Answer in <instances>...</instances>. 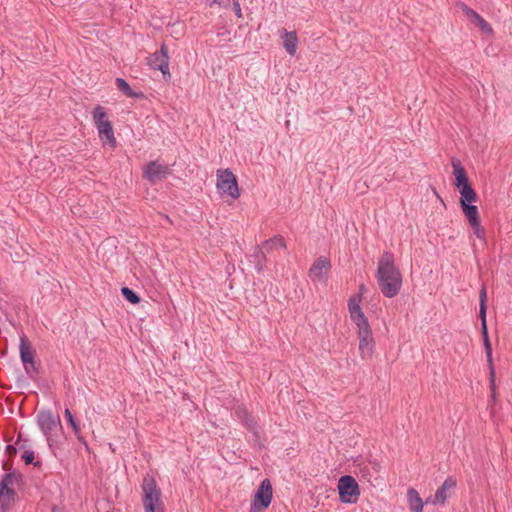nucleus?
I'll return each mask as SVG.
<instances>
[{
	"label": "nucleus",
	"mask_w": 512,
	"mask_h": 512,
	"mask_svg": "<svg viewBox=\"0 0 512 512\" xmlns=\"http://www.w3.org/2000/svg\"><path fill=\"white\" fill-rule=\"evenodd\" d=\"M461 8L464 14L470 19V21L479 27L482 32L488 35L493 34L491 25L475 10L467 6L465 3H461Z\"/></svg>",
	"instance_id": "obj_16"
},
{
	"label": "nucleus",
	"mask_w": 512,
	"mask_h": 512,
	"mask_svg": "<svg viewBox=\"0 0 512 512\" xmlns=\"http://www.w3.org/2000/svg\"><path fill=\"white\" fill-rule=\"evenodd\" d=\"M479 197L475 192L462 194L459 199L460 207L464 213L469 225L471 226L473 233L477 238H484L485 229L481 225V219L478 211V207L473 203L477 202Z\"/></svg>",
	"instance_id": "obj_3"
},
{
	"label": "nucleus",
	"mask_w": 512,
	"mask_h": 512,
	"mask_svg": "<svg viewBox=\"0 0 512 512\" xmlns=\"http://www.w3.org/2000/svg\"><path fill=\"white\" fill-rule=\"evenodd\" d=\"M361 294H353L348 299V310L350 313L351 320L357 324L366 319V315L363 312L361 306Z\"/></svg>",
	"instance_id": "obj_18"
},
{
	"label": "nucleus",
	"mask_w": 512,
	"mask_h": 512,
	"mask_svg": "<svg viewBox=\"0 0 512 512\" xmlns=\"http://www.w3.org/2000/svg\"><path fill=\"white\" fill-rule=\"evenodd\" d=\"M358 327V334L371 333L372 329L370 327L368 318L364 319V321L356 324Z\"/></svg>",
	"instance_id": "obj_30"
},
{
	"label": "nucleus",
	"mask_w": 512,
	"mask_h": 512,
	"mask_svg": "<svg viewBox=\"0 0 512 512\" xmlns=\"http://www.w3.org/2000/svg\"><path fill=\"white\" fill-rule=\"evenodd\" d=\"M217 188L221 194L228 195L233 199L240 197V189L238 186L237 178L229 168L219 169L217 171Z\"/></svg>",
	"instance_id": "obj_7"
},
{
	"label": "nucleus",
	"mask_w": 512,
	"mask_h": 512,
	"mask_svg": "<svg viewBox=\"0 0 512 512\" xmlns=\"http://www.w3.org/2000/svg\"><path fill=\"white\" fill-rule=\"evenodd\" d=\"M18 384L20 387L24 386L27 384V379L22 375L21 377L18 378Z\"/></svg>",
	"instance_id": "obj_36"
},
{
	"label": "nucleus",
	"mask_w": 512,
	"mask_h": 512,
	"mask_svg": "<svg viewBox=\"0 0 512 512\" xmlns=\"http://www.w3.org/2000/svg\"><path fill=\"white\" fill-rule=\"evenodd\" d=\"M37 423L46 437V440L50 447L53 443V432L59 427L62 428L60 417L54 416L51 410H41L37 414Z\"/></svg>",
	"instance_id": "obj_9"
},
{
	"label": "nucleus",
	"mask_w": 512,
	"mask_h": 512,
	"mask_svg": "<svg viewBox=\"0 0 512 512\" xmlns=\"http://www.w3.org/2000/svg\"><path fill=\"white\" fill-rule=\"evenodd\" d=\"M25 447V444H22L19 446L20 449H23Z\"/></svg>",
	"instance_id": "obj_40"
},
{
	"label": "nucleus",
	"mask_w": 512,
	"mask_h": 512,
	"mask_svg": "<svg viewBox=\"0 0 512 512\" xmlns=\"http://www.w3.org/2000/svg\"><path fill=\"white\" fill-rule=\"evenodd\" d=\"M121 294L131 304H138L141 301L139 294L127 286L121 288Z\"/></svg>",
	"instance_id": "obj_28"
},
{
	"label": "nucleus",
	"mask_w": 512,
	"mask_h": 512,
	"mask_svg": "<svg viewBox=\"0 0 512 512\" xmlns=\"http://www.w3.org/2000/svg\"><path fill=\"white\" fill-rule=\"evenodd\" d=\"M23 480V475L21 473L16 472H8L4 474L2 480L0 481L1 491L6 488V486L13 485L14 482H20Z\"/></svg>",
	"instance_id": "obj_25"
},
{
	"label": "nucleus",
	"mask_w": 512,
	"mask_h": 512,
	"mask_svg": "<svg viewBox=\"0 0 512 512\" xmlns=\"http://www.w3.org/2000/svg\"><path fill=\"white\" fill-rule=\"evenodd\" d=\"M479 318L481 320V336L483 340V346L492 345L490 338H489V332H488V326L486 321V314H487V293H486V287L482 286L480 293H479Z\"/></svg>",
	"instance_id": "obj_11"
},
{
	"label": "nucleus",
	"mask_w": 512,
	"mask_h": 512,
	"mask_svg": "<svg viewBox=\"0 0 512 512\" xmlns=\"http://www.w3.org/2000/svg\"><path fill=\"white\" fill-rule=\"evenodd\" d=\"M365 285L364 284H361L360 287H359V293L358 294H363V291H365Z\"/></svg>",
	"instance_id": "obj_37"
},
{
	"label": "nucleus",
	"mask_w": 512,
	"mask_h": 512,
	"mask_svg": "<svg viewBox=\"0 0 512 512\" xmlns=\"http://www.w3.org/2000/svg\"><path fill=\"white\" fill-rule=\"evenodd\" d=\"M453 174L455 176L454 185L459 191L460 196L462 194H468L475 192L472 184L468 178L466 169L463 167L459 159H452Z\"/></svg>",
	"instance_id": "obj_10"
},
{
	"label": "nucleus",
	"mask_w": 512,
	"mask_h": 512,
	"mask_svg": "<svg viewBox=\"0 0 512 512\" xmlns=\"http://www.w3.org/2000/svg\"><path fill=\"white\" fill-rule=\"evenodd\" d=\"M4 494L7 497L14 498L16 495V491L14 490V488L6 486V488L4 489Z\"/></svg>",
	"instance_id": "obj_33"
},
{
	"label": "nucleus",
	"mask_w": 512,
	"mask_h": 512,
	"mask_svg": "<svg viewBox=\"0 0 512 512\" xmlns=\"http://www.w3.org/2000/svg\"><path fill=\"white\" fill-rule=\"evenodd\" d=\"M232 9L237 18H242V11L239 0H232Z\"/></svg>",
	"instance_id": "obj_31"
},
{
	"label": "nucleus",
	"mask_w": 512,
	"mask_h": 512,
	"mask_svg": "<svg viewBox=\"0 0 512 512\" xmlns=\"http://www.w3.org/2000/svg\"><path fill=\"white\" fill-rule=\"evenodd\" d=\"M285 38H284V48L290 55H294L297 49L298 36L295 31L287 32L286 29H283Z\"/></svg>",
	"instance_id": "obj_24"
},
{
	"label": "nucleus",
	"mask_w": 512,
	"mask_h": 512,
	"mask_svg": "<svg viewBox=\"0 0 512 512\" xmlns=\"http://www.w3.org/2000/svg\"><path fill=\"white\" fill-rule=\"evenodd\" d=\"M148 65L155 70H163L169 65L168 47L165 43H162L160 50L152 53L148 57Z\"/></svg>",
	"instance_id": "obj_15"
},
{
	"label": "nucleus",
	"mask_w": 512,
	"mask_h": 512,
	"mask_svg": "<svg viewBox=\"0 0 512 512\" xmlns=\"http://www.w3.org/2000/svg\"><path fill=\"white\" fill-rule=\"evenodd\" d=\"M162 73V77L165 81H169L171 79V73L169 71V65L167 68H163V70H160Z\"/></svg>",
	"instance_id": "obj_34"
},
{
	"label": "nucleus",
	"mask_w": 512,
	"mask_h": 512,
	"mask_svg": "<svg viewBox=\"0 0 512 512\" xmlns=\"http://www.w3.org/2000/svg\"><path fill=\"white\" fill-rule=\"evenodd\" d=\"M142 502L145 512H164L161 489L153 475L146 474L142 483Z\"/></svg>",
	"instance_id": "obj_2"
},
{
	"label": "nucleus",
	"mask_w": 512,
	"mask_h": 512,
	"mask_svg": "<svg viewBox=\"0 0 512 512\" xmlns=\"http://www.w3.org/2000/svg\"><path fill=\"white\" fill-rule=\"evenodd\" d=\"M115 84H116L118 90L121 91L127 97L134 98V99H140V100L146 99V95L142 91H138V92L134 91L130 87L129 83L123 78H119V77L116 78Z\"/></svg>",
	"instance_id": "obj_21"
},
{
	"label": "nucleus",
	"mask_w": 512,
	"mask_h": 512,
	"mask_svg": "<svg viewBox=\"0 0 512 512\" xmlns=\"http://www.w3.org/2000/svg\"><path fill=\"white\" fill-rule=\"evenodd\" d=\"M273 498L271 482L268 478L264 479L254 494L251 503L250 512H265L270 506Z\"/></svg>",
	"instance_id": "obj_8"
},
{
	"label": "nucleus",
	"mask_w": 512,
	"mask_h": 512,
	"mask_svg": "<svg viewBox=\"0 0 512 512\" xmlns=\"http://www.w3.org/2000/svg\"><path fill=\"white\" fill-rule=\"evenodd\" d=\"M22 460L26 465H34V467H40L42 465L41 461L35 460V453L33 450H25L21 456Z\"/></svg>",
	"instance_id": "obj_29"
},
{
	"label": "nucleus",
	"mask_w": 512,
	"mask_h": 512,
	"mask_svg": "<svg viewBox=\"0 0 512 512\" xmlns=\"http://www.w3.org/2000/svg\"><path fill=\"white\" fill-rule=\"evenodd\" d=\"M486 358H487V365L489 369V386L491 390V400L493 403L497 401V393H496V373H495V367L493 363V357H492V345L484 346Z\"/></svg>",
	"instance_id": "obj_20"
},
{
	"label": "nucleus",
	"mask_w": 512,
	"mask_h": 512,
	"mask_svg": "<svg viewBox=\"0 0 512 512\" xmlns=\"http://www.w3.org/2000/svg\"><path fill=\"white\" fill-rule=\"evenodd\" d=\"M457 479L454 476H448L443 484L436 490L433 503H440L442 505L450 498V489L455 488Z\"/></svg>",
	"instance_id": "obj_17"
},
{
	"label": "nucleus",
	"mask_w": 512,
	"mask_h": 512,
	"mask_svg": "<svg viewBox=\"0 0 512 512\" xmlns=\"http://www.w3.org/2000/svg\"><path fill=\"white\" fill-rule=\"evenodd\" d=\"M6 453L9 457H15L17 454V448L13 445L6 446Z\"/></svg>",
	"instance_id": "obj_32"
},
{
	"label": "nucleus",
	"mask_w": 512,
	"mask_h": 512,
	"mask_svg": "<svg viewBox=\"0 0 512 512\" xmlns=\"http://www.w3.org/2000/svg\"><path fill=\"white\" fill-rule=\"evenodd\" d=\"M359 338V352L363 359L372 357L375 351V340L373 333L358 334Z\"/></svg>",
	"instance_id": "obj_19"
},
{
	"label": "nucleus",
	"mask_w": 512,
	"mask_h": 512,
	"mask_svg": "<svg viewBox=\"0 0 512 512\" xmlns=\"http://www.w3.org/2000/svg\"><path fill=\"white\" fill-rule=\"evenodd\" d=\"M376 278L385 297L393 298L398 295L402 287V274L395 265V257L391 251H384L379 258Z\"/></svg>",
	"instance_id": "obj_1"
},
{
	"label": "nucleus",
	"mask_w": 512,
	"mask_h": 512,
	"mask_svg": "<svg viewBox=\"0 0 512 512\" xmlns=\"http://www.w3.org/2000/svg\"><path fill=\"white\" fill-rule=\"evenodd\" d=\"M331 269V261L329 258L320 256L317 258L309 269V277L312 280H326L327 274Z\"/></svg>",
	"instance_id": "obj_13"
},
{
	"label": "nucleus",
	"mask_w": 512,
	"mask_h": 512,
	"mask_svg": "<svg viewBox=\"0 0 512 512\" xmlns=\"http://www.w3.org/2000/svg\"><path fill=\"white\" fill-rule=\"evenodd\" d=\"M262 246L267 250L270 251L273 249V247H281L286 248V242L282 235H275L274 237L265 240L262 244Z\"/></svg>",
	"instance_id": "obj_26"
},
{
	"label": "nucleus",
	"mask_w": 512,
	"mask_h": 512,
	"mask_svg": "<svg viewBox=\"0 0 512 512\" xmlns=\"http://www.w3.org/2000/svg\"><path fill=\"white\" fill-rule=\"evenodd\" d=\"M338 494L341 503L355 504L360 496V488L351 475L341 476L338 481Z\"/></svg>",
	"instance_id": "obj_5"
},
{
	"label": "nucleus",
	"mask_w": 512,
	"mask_h": 512,
	"mask_svg": "<svg viewBox=\"0 0 512 512\" xmlns=\"http://www.w3.org/2000/svg\"><path fill=\"white\" fill-rule=\"evenodd\" d=\"M19 352H20V359L23 363L25 372L31 379L35 380V377L33 376L32 373L34 372V373L38 374L39 366L37 365V363L35 361L36 351L32 347V344L26 335H23L20 338Z\"/></svg>",
	"instance_id": "obj_6"
},
{
	"label": "nucleus",
	"mask_w": 512,
	"mask_h": 512,
	"mask_svg": "<svg viewBox=\"0 0 512 512\" xmlns=\"http://www.w3.org/2000/svg\"><path fill=\"white\" fill-rule=\"evenodd\" d=\"M213 4H218L219 6L223 8H228L230 0H213Z\"/></svg>",
	"instance_id": "obj_35"
},
{
	"label": "nucleus",
	"mask_w": 512,
	"mask_h": 512,
	"mask_svg": "<svg viewBox=\"0 0 512 512\" xmlns=\"http://www.w3.org/2000/svg\"><path fill=\"white\" fill-rule=\"evenodd\" d=\"M3 469H4V470H8V469H10V466L8 465V463H4V464H3Z\"/></svg>",
	"instance_id": "obj_39"
},
{
	"label": "nucleus",
	"mask_w": 512,
	"mask_h": 512,
	"mask_svg": "<svg viewBox=\"0 0 512 512\" xmlns=\"http://www.w3.org/2000/svg\"><path fill=\"white\" fill-rule=\"evenodd\" d=\"M253 257L257 271H262L266 263V255L260 246L255 247Z\"/></svg>",
	"instance_id": "obj_27"
},
{
	"label": "nucleus",
	"mask_w": 512,
	"mask_h": 512,
	"mask_svg": "<svg viewBox=\"0 0 512 512\" xmlns=\"http://www.w3.org/2000/svg\"><path fill=\"white\" fill-rule=\"evenodd\" d=\"M407 501L411 512H423L424 502L416 489H408Z\"/></svg>",
	"instance_id": "obj_22"
},
{
	"label": "nucleus",
	"mask_w": 512,
	"mask_h": 512,
	"mask_svg": "<svg viewBox=\"0 0 512 512\" xmlns=\"http://www.w3.org/2000/svg\"><path fill=\"white\" fill-rule=\"evenodd\" d=\"M64 416H65V419H66L68 425L71 427L72 431L74 432L77 440L79 442L83 443L85 446H87V442H86L84 436H82V434H81L80 424L68 408L65 409Z\"/></svg>",
	"instance_id": "obj_23"
},
{
	"label": "nucleus",
	"mask_w": 512,
	"mask_h": 512,
	"mask_svg": "<svg viewBox=\"0 0 512 512\" xmlns=\"http://www.w3.org/2000/svg\"><path fill=\"white\" fill-rule=\"evenodd\" d=\"M22 440V434L19 433L18 436H17V441H16V444H19V442Z\"/></svg>",
	"instance_id": "obj_38"
},
{
	"label": "nucleus",
	"mask_w": 512,
	"mask_h": 512,
	"mask_svg": "<svg viewBox=\"0 0 512 512\" xmlns=\"http://www.w3.org/2000/svg\"><path fill=\"white\" fill-rule=\"evenodd\" d=\"M52 512H56V507H53V508H52Z\"/></svg>",
	"instance_id": "obj_41"
},
{
	"label": "nucleus",
	"mask_w": 512,
	"mask_h": 512,
	"mask_svg": "<svg viewBox=\"0 0 512 512\" xmlns=\"http://www.w3.org/2000/svg\"><path fill=\"white\" fill-rule=\"evenodd\" d=\"M235 414L242 424L250 431L255 437V441L260 440V433L257 429V421L255 417L244 407L238 406L235 409Z\"/></svg>",
	"instance_id": "obj_14"
},
{
	"label": "nucleus",
	"mask_w": 512,
	"mask_h": 512,
	"mask_svg": "<svg viewBox=\"0 0 512 512\" xmlns=\"http://www.w3.org/2000/svg\"><path fill=\"white\" fill-rule=\"evenodd\" d=\"M92 114L102 143L104 145L108 144L112 148H115L117 145V140L114 136V130L111 121L106 119L107 113L105 111V108L100 105H97L94 108Z\"/></svg>",
	"instance_id": "obj_4"
},
{
	"label": "nucleus",
	"mask_w": 512,
	"mask_h": 512,
	"mask_svg": "<svg viewBox=\"0 0 512 512\" xmlns=\"http://www.w3.org/2000/svg\"><path fill=\"white\" fill-rule=\"evenodd\" d=\"M169 174V167L167 165H163L159 163L157 160L150 161L143 173V177L146 178L150 182H155L157 180H161L166 178Z\"/></svg>",
	"instance_id": "obj_12"
}]
</instances>
